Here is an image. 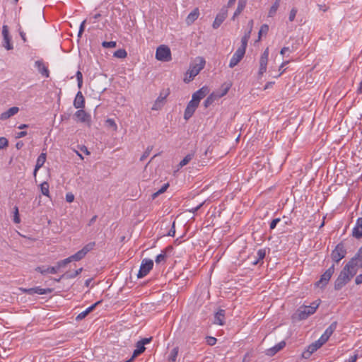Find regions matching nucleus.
<instances>
[{"label": "nucleus", "instance_id": "48", "mask_svg": "<svg viewBox=\"0 0 362 362\" xmlns=\"http://www.w3.org/2000/svg\"><path fill=\"white\" fill-rule=\"evenodd\" d=\"M258 259L254 262V264H257L258 261L263 259L265 257V251L264 250H259L257 252Z\"/></svg>", "mask_w": 362, "mask_h": 362}, {"label": "nucleus", "instance_id": "54", "mask_svg": "<svg viewBox=\"0 0 362 362\" xmlns=\"http://www.w3.org/2000/svg\"><path fill=\"white\" fill-rule=\"evenodd\" d=\"M86 23V21L84 20L81 23V25H80V28H79V30H78V37H81L83 31H84V29H85V24Z\"/></svg>", "mask_w": 362, "mask_h": 362}, {"label": "nucleus", "instance_id": "31", "mask_svg": "<svg viewBox=\"0 0 362 362\" xmlns=\"http://www.w3.org/2000/svg\"><path fill=\"white\" fill-rule=\"evenodd\" d=\"M316 351V348H315L314 345L311 344L307 347L306 350L302 353V357L303 358H309L310 356Z\"/></svg>", "mask_w": 362, "mask_h": 362}, {"label": "nucleus", "instance_id": "52", "mask_svg": "<svg viewBox=\"0 0 362 362\" xmlns=\"http://www.w3.org/2000/svg\"><path fill=\"white\" fill-rule=\"evenodd\" d=\"M324 344L325 343L323 341H321L320 338L317 341L312 343V344L314 345L315 348H316V350L320 349Z\"/></svg>", "mask_w": 362, "mask_h": 362}, {"label": "nucleus", "instance_id": "34", "mask_svg": "<svg viewBox=\"0 0 362 362\" xmlns=\"http://www.w3.org/2000/svg\"><path fill=\"white\" fill-rule=\"evenodd\" d=\"M145 351V346H142V344H139V342H137L136 344V349L133 352V358H136L138 356H139L141 354H142Z\"/></svg>", "mask_w": 362, "mask_h": 362}, {"label": "nucleus", "instance_id": "2", "mask_svg": "<svg viewBox=\"0 0 362 362\" xmlns=\"http://www.w3.org/2000/svg\"><path fill=\"white\" fill-rule=\"evenodd\" d=\"M206 62L202 57H198L195 59L194 62L190 64L189 69L186 73L184 81L189 83L194 79V78L199 74L201 70L204 68Z\"/></svg>", "mask_w": 362, "mask_h": 362}, {"label": "nucleus", "instance_id": "17", "mask_svg": "<svg viewBox=\"0 0 362 362\" xmlns=\"http://www.w3.org/2000/svg\"><path fill=\"white\" fill-rule=\"evenodd\" d=\"M337 322H333L325 331V332L320 337L321 341H323L326 343L329 338L332 336L333 332L337 328Z\"/></svg>", "mask_w": 362, "mask_h": 362}, {"label": "nucleus", "instance_id": "9", "mask_svg": "<svg viewBox=\"0 0 362 362\" xmlns=\"http://www.w3.org/2000/svg\"><path fill=\"white\" fill-rule=\"evenodd\" d=\"M2 35H3V46L7 50H11L13 49V44L11 42V37L9 35L8 27L6 25H4L2 27Z\"/></svg>", "mask_w": 362, "mask_h": 362}, {"label": "nucleus", "instance_id": "23", "mask_svg": "<svg viewBox=\"0 0 362 362\" xmlns=\"http://www.w3.org/2000/svg\"><path fill=\"white\" fill-rule=\"evenodd\" d=\"M285 346L286 342L284 341H281L274 346L267 349L266 354L267 356H272L275 355L277 352H279L280 350H281Z\"/></svg>", "mask_w": 362, "mask_h": 362}, {"label": "nucleus", "instance_id": "30", "mask_svg": "<svg viewBox=\"0 0 362 362\" xmlns=\"http://www.w3.org/2000/svg\"><path fill=\"white\" fill-rule=\"evenodd\" d=\"M351 259H355V268L361 267L362 268V247L359 249L358 252L356 255V256Z\"/></svg>", "mask_w": 362, "mask_h": 362}, {"label": "nucleus", "instance_id": "35", "mask_svg": "<svg viewBox=\"0 0 362 362\" xmlns=\"http://www.w3.org/2000/svg\"><path fill=\"white\" fill-rule=\"evenodd\" d=\"M72 261H71L70 257H69L63 260L57 262L55 265L56 268H57V272L59 270L60 268L65 267L69 263H70Z\"/></svg>", "mask_w": 362, "mask_h": 362}, {"label": "nucleus", "instance_id": "37", "mask_svg": "<svg viewBox=\"0 0 362 362\" xmlns=\"http://www.w3.org/2000/svg\"><path fill=\"white\" fill-rule=\"evenodd\" d=\"M177 354H178V348L177 347L173 348L171 350V351L168 356V362H175Z\"/></svg>", "mask_w": 362, "mask_h": 362}, {"label": "nucleus", "instance_id": "41", "mask_svg": "<svg viewBox=\"0 0 362 362\" xmlns=\"http://www.w3.org/2000/svg\"><path fill=\"white\" fill-rule=\"evenodd\" d=\"M106 126L111 128L112 130L116 131L117 129V124L113 119H107L105 122Z\"/></svg>", "mask_w": 362, "mask_h": 362}, {"label": "nucleus", "instance_id": "49", "mask_svg": "<svg viewBox=\"0 0 362 362\" xmlns=\"http://www.w3.org/2000/svg\"><path fill=\"white\" fill-rule=\"evenodd\" d=\"M8 145V139L5 137H0V149L7 147Z\"/></svg>", "mask_w": 362, "mask_h": 362}, {"label": "nucleus", "instance_id": "60", "mask_svg": "<svg viewBox=\"0 0 362 362\" xmlns=\"http://www.w3.org/2000/svg\"><path fill=\"white\" fill-rule=\"evenodd\" d=\"M168 187H169L168 182L164 184L161 187H160V194L165 192L166 191V189L168 188Z\"/></svg>", "mask_w": 362, "mask_h": 362}, {"label": "nucleus", "instance_id": "63", "mask_svg": "<svg viewBox=\"0 0 362 362\" xmlns=\"http://www.w3.org/2000/svg\"><path fill=\"white\" fill-rule=\"evenodd\" d=\"M19 34L22 38V40H23L24 42H25L27 41V39H26V37H25V33L21 30V29L19 30Z\"/></svg>", "mask_w": 362, "mask_h": 362}, {"label": "nucleus", "instance_id": "7", "mask_svg": "<svg viewBox=\"0 0 362 362\" xmlns=\"http://www.w3.org/2000/svg\"><path fill=\"white\" fill-rule=\"evenodd\" d=\"M346 254V250L343 243L338 244L332 252L331 257L334 262H339Z\"/></svg>", "mask_w": 362, "mask_h": 362}, {"label": "nucleus", "instance_id": "47", "mask_svg": "<svg viewBox=\"0 0 362 362\" xmlns=\"http://www.w3.org/2000/svg\"><path fill=\"white\" fill-rule=\"evenodd\" d=\"M151 150H152V147H148L146 148V150L144 151V153H143V155L141 156L140 160L144 161L150 155Z\"/></svg>", "mask_w": 362, "mask_h": 362}, {"label": "nucleus", "instance_id": "11", "mask_svg": "<svg viewBox=\"0 0 362 362\" xmlns=\"http://www.w3.org/2000/svg\"><path fill=\"white\" fill-rule=\"evenodd\" d=\"M269 54V48H266L261 55L259 59V69L258 71L259 76L263 75V74L267 71Z\"/></svg>", "mask_w": 362, "mask_h": 362}, {"label": "nucleus", "instance_id": "62", "mask_svg": "<svg viewBox=\"0 0 362 362\" xmlns=\"http://www.w3.org/2000/svg\"><path fill=\"white\" fill-rule=\"evenodd\" d=\"M80 150L83 152L84 153H86V155H89L90 153V151H88V149L87 148L86 146H82L81 148H80Z\"/></svg>", "mask_w": 362, "mask_h": 362}, {"label": "nucleus", "instance_id": "44", "mask_svg": "<svg viewBox=\"0 0 362 362\" xmlns=\"http://www.w3.org/2000/svg\"><path fill=\"white\" fill-rule=\"evenodd\" d=\"M13 222L15 223H19L21 222L18 208L16 206H15L13 208Z\"/></svg>", "mask_w": 362, "mask_h": 362}, {"label": "nucleus", "instance_id": "18", "mask_svg": "<svg viewBox=\"0 0 362 362\" xmlns=\"http://www.w3.org/2000/svg\"><path fill=\"white\" fill-rule=\"evenodd\" d=\"M74 117L76 121L80 122H89L90 119V115L82 109L77 110Z\"/></svg>", "mask_w": 362, "mask_h": 362}, {"label": "nucleus", "instance_id": "4", "mask_svg": "<svg viewBox=\"0 0 362 362\" xmlns=\"http://www.w3.org/2000/svg\"><path fill=\"white\" fill-rule=\"evenodd\" d=\"M175 233V221H172V219H170V220H168V218L164 219L162 221V224L160 228V236H174Z\"/></svg>", "mask_w": 362, "mask_h": 362}, {"label": "nucleus", "instance_id": "58", "mask_svg": "<svg viewBox=\"0 0 362 362\" xmlns=\"http://www.w3.org/2000/svg\"><path fill=\"white\" fill-rule=\"evenodd\" d=\"M151 340V338H144L141 340L139 341V344H142V346H144L146 344L149 343Z\"/></svg>", "mask_w": 362, "mask_h": 362}, {"label": "nucleus", "instance_id": "38", "mask_svg": "<svg viewBox=\"0 0 362 362\" xmlns=\"http://www.w3.org/2000/svg\"><path fill=\"white\" fill-rule=\"evenodd\" d=\"M127 53L124 49H119L114 52L113 56L119 59H124L127 57Z\"/></svg>", "mask_w": 362, "mask_h": 362}, {"label": "nucleus", "instance_id": "22", "mask_svg": "<svg viewBox=\"0 0 362 362\" xmlns=\"http://www.w3.org/2000/svg\"><path fill=\"white\" fill-rule=\"evenodd\" d=\"M102 300H98L94 304L86 308L84 311L78 314L76 317L77 320H81L84 319L90 313H91L98 305L101 303Z\"/></svg>", "mask_w": 362, "mask_h": 362}, {"label": "nucleus", "instance_id": "51", "mask_svg": "<svg viewBox=\"0 0 362 362\" xmlns=\"http://www.w3.org/2000/svg\"><path fill=\"white\" fill-rule=\"evenodd\" d=\"M281 221V218H274L272 221V222L270 223V229L271 230H273L276 228L277 223H279V222Z\"/></svg>", "mask_w": 362, "mask_h": 362}, {"label": "nucleus", "instance_id": "16", "mask_svg": "<svg viewBox=\"0 0 362 362\" xmlns=\"http://www.w3.org/2000/svg\"><path fill=\"white\" fill-rule=\"evenodd\" d=\"M228 88H226L224 89V90L220 93V94H216V93H211L204 101V106L205 107H208L209 105H211L216 100L223 97V95H225L227 93H228Z\"/></svg>", "mask_w": 362, "mask_h": 362}, {"label": "nucleus", "instance_id": "32", "mask_svg": "<svg viewBox=\"0 0 362 362\" xmlns=\"http://www.w3.org/2000/svg\"><path fill=\"white\" fill-rule=\"evenodd\" d=\"M280 2H281V0H275L274 3L271 6V8L269 11V13H268L269 17H273L276 14V11L278 10V8L280 6Z\"/></svg>", "mask_w": 362, "mask_h": 362}, {"label": "nucleus", "instance_id": "21", "mask_svg": "<svg viewBox=\"0 0 362 362\" xmlns=\"http://www.w3.org/2000/svg\"><path fill=\"white\" fill-rule=\"evenodd\" d=\"M35 271L40 272V274L45 275L46 274H56L57 273V268L55 266L53 267H45V266H38L35 268Z\"/></svg>", "mask_w": 362, "mask_h": 362}, {"label": "nucleus", "instance_id": "33", "mask_svg": "<svg viewBox=\"0 0 362 362\" xmlns=\"http://www.w3.org/2000/svg\"><path fill=\"white\" fill-rule=\"evenodd\" d=\"M194 156V152H191L188 153L179 163V166L182 168L183 166L187 165L192 159Z\"/></svg>", "mask_w": 362, "mask_h": 362}, {"label": "nucleus", "instance_id": "28", "mask_svg": "<svg viewBox=\"0 0 362 362\" xmlns=\"http://www.w3.org/2000/svg\"><path fill=\"white\" fill-rule=\"evenodd\" d=\"M225 320V310L220 309L216 312L214 316V323L218 325H223Z\"/></svg>", "mask_w": 362, "mask_h": 362}, {"label": "nucleus", "instance_id": "57", "mask_svg": "<svg viewBox=\"0 0 362 362\" xmlns=\"http://www.w3.org/2000/svg\"><path fill=\"white\" fill-rule=\"evenodd\" d=\"M101 17V14L100 13H96L95 14L92 18H90L89 20V22L91 23H96V21L98 20L99 18Z\"/></svg>", "mask_w": 362, "mask_h": 362}, {"label": "nucleus", "instance_id": "14", "mask_svg": "<svg viewBox=\"0 0 362 362\" xmlns=\"http://www.w3.org/2000/svg\"><path fill=\"white\" fill-rule=\"evenodd\" d=\"M35 66L37 69L38 72L43 76L48 78L49 76V71L47 66L45 64L42 59L37 60L35 62Z\"/></svg>", "mask_w": 362, "mask_h": 362}, {"label": "nucleus", "instance_id": "46", "mask_svg": "<svg viewBox=\"0 0 362 362\" xmlns=\"http://www.w3.org/2000/svg\"><path fill=\"white\" fill-rule=\"evenodd\" d=\"M116 45H117V43L115 41H110V42L104 41L102 42V46L104 48H113V47H115Z\"/></svg>", "mask_w": 362, "mask_h": 362}, {"label": "nucleus", "instance_id": "3", "mask_svg": "<svg viewBox=\"0 0 362 362\" xmlns=\"http://www.w3.org/2000/svg\"><path fill=\"white\" fill-rule=\"evenodd\" d=\"M319 306V303L314 302L311 305H303L300 306L296 311V315L298 320H302L306 319L310 315L315 313L317 308Z\"/></svg>", "mask_w": 362, "mask_h": 362}, {"label": "nucleus", "instance_id": "29", "mask_svg": "<svg viewBox=\"0 0 362 362\" xmlns=\"http://www.w3.org/2000/svg\"><path fill=\"white\" fill-rule=\"evenodd\" d=\"M247 0H238V7L232 17L233 20H235V17L239 16L241 12L244 10L246 6Z\"/></svg>", "mask_w": 362, "mask_h": 362}, {"label": "nucleus", "instance_id": "1", "mask_svg": "<svg viewBox=\"0 0 362 362\" xmlns=\"http://www.w3.org/2000/svg\"><path fill=\"white\" fill-rule=\"evenodd\" d=\"M355 259H351L343 268L339 276L334 282V289L339 290L346 285L351 279L357 273L355 268Z\"/></svg>", "mask_w": 362, "mask_h": 362}, {"label": "nucleus", "instance_id": "12", "mask_svg": "<svg viewBox=\"0 0 362 362\" xmlns=\"http://www.w3.org/2000/svg\"><path fill=\"white\" fill-rule=\"evenodd\" d=\"M172 60L170 49L165 45H160V62H168Z\"/></svg>", "mask_w": 362, "mask_h": 362}, {"label": "nucleus", "instance_id": "55", "mask_svg": "<svg viewBox=\"0 0 362 362\" xmlns=\"http://www.w3.org/2000/svg\"><path fill=\"white\" fill-rule=\"evenodd\" d=\"M74 200V195L71 192H68L66 194V201L69 203L73 202Z\"/></svg>", "mask_w": 362, "mask_h": 362}, {"label": "nucleus", "instance_id": "39", "mask_svg": "<svg viewBox=\"0 0 362 362\" xmlns=\"http://www.w3.org/2000/svg\"><path fill=\"white\" fill-rule=\"evenodd\" d=\"M195 111V109L193 108V107H190L189 106H187L185 110V114H184V117L185 119H188L189 118H190L192 115L194 114Z\"/></svg>", "mask_w": 362, "mask_h": 362}, {"label": "nucleus", "instance_id": "8", "mask_svg": "<svg viewBox=\"0 0 362 362\" xmlns=\"http://www.w3.org/2000/svg\"><path fill=\"white\" fill-rule=\"evenodd\" d=\"M334 272V265L333 264L325 271V272L321 276L320 280L316 282L315 285L318 287L324 288L328 284Z\"/></svg>", "mask_w": 362, "mask_h": 362}, {"label": "nucleus", "instance_id": "25", "mask_svg": "<svg viewBox=\"0 0 362 362\" xmlns=\"http://www.w3.org/2000/svg\"><path fill=\"white\" fill-rule=\"evenodd\" d=\"M19 108L18 107H10L8 110L1 114L0 119L6 120L10 118L11 116H13L14 115L17 114Z\"/></svg>", "mask_w": 362, "mask_h": 362}, {"label": "nucleus", "instance_id": "43", "mask_svg": "<svg viewBox=\"0 0 362 362\" xmlns=\"http://www.w3.org/2000/svg\"><path fill=\"white\" fill-rule=\"evenodd\" d=\"M249 38L247 36H244L241 39V46L238 48L239 49H242V51L245 52L246 47L247 46V42Z\"/></svg>", "mask_w": 362, "mask_h": 362}, {"label": "nucleus", "instance_id": "24", "mask_svg": "<svg viewBox=\"0 0 362 362\" xmlns=\"http://www.w3.org/2000/svg\"><path fill=\"white\" fill-rule=\"evenodd\" d=\"M352 235L356 238L362 237V218H358L357 219L356 226L352 231Z\"/></svg>", "mask_w": 362, "mask_h": 362}, {"label": "nucleus", "instance_id": "50", "mask_svg": "<svg viewBox=\"0 0 362 362\" xmlns=\"http://www.w3.org/2000/svg\"><path fill=\"white\" fill-rule=\"evenodd\" d=\"M297 8H293L291 11H290V13H289V16H288V20L289 21L292 22L294 21L295 18H296V13H297Z\"/></svg>", "mask_w": 362, "mask_h": 362}, {"label": "nucleus", "instance_id": "45", "mask_svg": "<svg viewBox=\"0 0 362 362\" xmlns=\"http://www.w3.org/2000/svg\"><path fill=\"white\" fill-rule=\"evenodd\" d=\"M77 275L75 272H66L61 276V278H65L66 279H74Z\"/></svg>", "mask_w": 362, "mask_h": 362}, {"label": "nucleus", "instance_id": "40", "mask_svg": "<svg viewBox=\"0 0 362 362\" xmlns=\"http://www.w3.org/2000/svg\"><path fill=\"white\" fill-rule=\"evenodd\" d=\"M269 31V26L267 24H264L261 26L258 33V40H260L262 35H267Z\"/></svg>", "mask_w": 362, "mask_h": 362}, {"label": "nucleus", "instance_id": "42", "mask_svg": "<svg viewBox=\"0 0 362 362\" xmlns=\"http://www.w3.org/2000/svg\"><path fill=\"white\" fill-rule=\"evenodd\" d=\"M76 79H77V85H78V88L79 89L81 88L82 86H83V74L81 72V71H78L76 74Z\"/></svg>", "mask_w": 362, "mask_h": 362}, {"label": "nucleus", "instance_id": "26", "mask_svg": "<svg viewBox=\"0 0 362 362\" xmlns=\"http://www.w3.org/2000/svg\"><path fill=\"white\" fill-rule=\"evenodd\" d=\"M45 160H46V153H40V156L37 157V159L36 161V165L35 166V169H34V172H33V175L35 177L36 176L37 170L41 167H42V165L45 163Z\"/></svg>", "mask_w": 362, "mask_h": 362}, {"label": "nucleus", "instance_id": "61", "mask_svg": "<svg viewBox=\"0 0 362 362\" xmlns=\"http://www.w3.org/2000/svg\"><path fill=\"white\" fill-rule=\"evenodd\" d=\"M355 283H356L357 285H359V284H362V274H361L358 275V276L356 277Z\"/></svg>", "mask_w": 362, "mask_h": 362}, {"label": "nucleus", "instance_id": "15", "mask_svg": "<svg viewBox=\"0 0 362 362\" xmlns=\"http://www.w3.org/2000/svg\"><path fill=\"white\" fill-rule=\"evenodd\" d=\"M245 54V52L242 51V49H238L233 55L232 58L230 59L229 67L233 68L234 66H235L243 58Z\"/></svg>", "mask_w": 362, "mask_h": 362}, {"label": "nucleus", "instance_id": "64", "mask_svg": "<svg viewBox=\"0 0 362 362\" xmlns=\"http://www.w3.org/2000/svg\"><path fill=\"white\" fill-rule=\"evenodd\" d=\"M357 358H358V355L354 354V356L350 357L349 362H356L357 360Z\"/></svg>", "mask_w": 362, "mask_h": 362}, {"label": "nucleus", "instance_id": "6", "mask_svg": "<svg viewBox=\"0 0 362 362\" xmlns=\"http://www.w3.org/2000/svg\"><path fill=\"white\" fill-rule=\"evenodd\" d=\"M153 262L150 259H144L141 262L139 271L137 274L138 278H143L152 269Z\"/></svg>", "mask_w": 362, "mask_h": 362}, {"label": "nucleus", "instance_id": "56", "mask_svg": "<svg viewBox=\"0 0 362 362\" xmlns=\"http://www.w3.org/2000/svg\"><path fill=\"white\" fill-rule=\"evenodd\" d=\"M199 102H197V100H194V99L192 98V100L189 102L187 105L189 106L190 107H193L196 110L199 105Z\"/></svg>", "mask_w": 362, "mask_h": 362}, {"label": "nucleus", "instance_id": "59", "mask_svg": "<svg viewBox=\"0 0 362 362\" xmlns=\"http://www.w3.org/2000/svg\"><path fill=\"white\" fill-rule=\"evenodd\" d=\"M27 135V132L25 131H22V132H18L16 135V139H20V138H23L24 136H25Z\"/></svg>", "mask_w": 362, "mask_h": 362}, {"label": "nucleus", "instance_id": "36", "mask_svg": "<svg viewBox=\"0 0 362 362\" xmlns=\"http://www.w3.org/2000/svg\"><path fill=\"white\" fill-rule=\"evenodd\" d=\"M40 190L43 195L49 197V184L47 182H43L40 185Z\"/></svg>", "mask_w": 362, "mask_h": 362}, {"label": "nucleus", "instance_id": "13", "mask_svg": "<svg viewBox=\"0 0 362 362\" xmlns=\"http://www.w3.org/2000/svg\"><path fill=\"white\" fill-rule=\"evenodd\" d=\"M228 16V10L225 8H223L221 11L217 14L215 18V20L213 23V28L214 29H217L221 23L224 21Z\"/></svg>", "mask_w": 362, "mask_h": 362}, {"label": "nucleus", "instance_id": "19", "mask_svg": "<svg viewBox=\"0 0 362 362\" xmlns=\"http://www.w3.org/2000/svg\"><path fill=\"white\" fill-rule=\"evenodd\" d=\"M74 106L76 109L83 108L85 107V98L81 91H78L74 100Z\"/></svg>", "mask_w": 362, "mask_h": 362}, {"label": "nucleus", "instance_id": "10", "mask_svg": "<svg viewBox=\"0 0 362 362\" xmlns=\"http://www.w3.org/2000/svg\"><path fill=\"white\" fill-rule=\"evenodd\" d=\"M21 290L22 291L23 293L28 295H34L35 293L39 295H44L51 293L53 291V288H42L39 286L29 288H21Z\"/></svg>", "mask_w": 362, "mask_h": 362}, {"label": "nucleus", "instance_id": "5", "mask_svg": "<svg viewBox=\"0 0 362 362\" xmlns=\"http://www.w3.org/2000/svg\"><path fill=\"white\" fill-rule=\"evenodd\" d=\"M95 245V242H90L86 245L81 250H78L76 253L70 256L71 261H80L82 259L86 254L93 250Z\"/></svg>", "mask_w": 362, "mask_h": 362}, {"label": "nucleus", "instance_id": "20", "mask_svg": "<svg viewBox=\"0 0 362 362\" xmlns=\"http://www.w3.org/2000/svg\"><path fill=\"white\" fill-rule=\"evenodd\" d=\"M209 93V89L207 87L204 86L202 88L197 90L193 95L192 98L194 100H197V102H200V100L204 98Z\"/></svg>", "mask_w": 362, "mask_h": 362}, {"label": "nucleus", "instance_id": "53", "mask_svg": "<svg viewBox=\"0 0 362 362\" xmlns=\"http://www.w3.org/2000/svg\"><path fill=\"white\" fill-rule=\"evenodd\" d=\"M216 341L217 340L215 337H206V343L210 346L214 345L216 343Z\"/></svg>", "mask_w": 362, "mask_h": 362}, {"label": "nucleus", "instance_id": "27", "mask_svg": "<svg viewBox=\"0 0 362 362\" xmlns=\"http://www.w3.org/2000/svg\"><path fill=\"white\" fill-rule=\"evenodd\" d=\"M199 16V11L197 8H196L188 14L186 18V23L189 25H192L198 18Z\"/></svg>", "mask_w": 362, "mask_h": 362}]
</instances>
